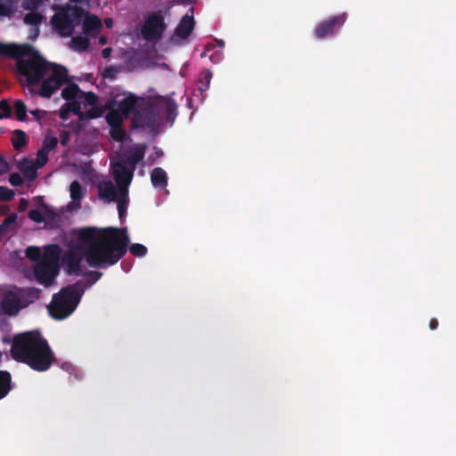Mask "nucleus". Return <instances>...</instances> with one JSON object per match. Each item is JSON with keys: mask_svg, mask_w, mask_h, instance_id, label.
<instances>
[{"mask_svg": "<svg viewBox=\"0 0 456 456\" xmlns=\"http://www.w3.org/2000/svg\"><path fill=\"white\" fill-rule=\"evenodd\" d=\"M0 55L16 60L18 72L27 78L28 86L41 83L39 95L50 98L68 81V69L47 61L28 44L0 43Z\"/></svg>", "mask_w": 456, "mask_h": 456, "instance_id": "nucleus-1", "label": "nucleus"}, {"mask_svg": "<svg viewBox=\"0 0 456 456\" xmlns=\"http://www.w3.org/2000/svg\"><path fill=\"white\" fill-rule=\"evenodd\" d=\"M123 228H82L77 232V249L91 267L105 268L117 264L126 253L129 244Z\"/></svg>", "mask_w": 456, "mask_h": 456, "instance_id": "nucleus-2", "label": "nucleus"}, {"mask_svg": "<svg viewBox=\"0 0 456 456\" xmlns=\"http://www.w3.org/2000/svg\"><path fill=\"white\" fill-rule=\"evenodd\" d=\"M13 360L27 364L38 372L48 370L57 358L48 341L39 330L16 334L10 349Z\"/></svg>", "mask_w": 456, "mask_h": 456, "instance_id": "nucleus-3", "label": "nucleus"}, {"mask_svg": "<svg viewBox=\"0 0 456 456\" xmlns=\"http://www.w3.org/2000/svg\"><path fill=\"white\" fill-rule=\"evenodd\" d=\"M51 23L61 37H70L78 26H82L84 34L95 36L102 27L97 16L88 15L81 6L69 4L61 6L51 18Z\"/></svg>", "mask_w": 456, "mask_h": 456, "instance_id": "nucleus-4", "label": "nucleus"}, {"mask_svg": "<svg viewBox=\"0 0 456 456\" xmlns=\"http://www.w3.org/2000/svg\"><path fill=\"white\" fill-rule=\"evenodd\" d=\"M85 290V281L80 280L73 285L62 288L57 294H54L47 306L51 317L55 320H63L69 317L77 308Z\"/></svg>", "mask_w": 456, "mask_h": 456, "instance_id": "nucleus-5", "label": "nucleus"}, {"mask_svg": "<svg viewBox=\"0 0 456 456\" xmlns=\"http://www.w3.org/2000/svg\"><path fill=\"white\" fill-rule=\"evenodd\" d=\"M159 119V111L153 98L142 97L132 118L133 128H152Z\"/></svg>", "mask_w": 456, "mask_h": 456, "instance_id": "nucleus-6", "label": "nucleus"}, {"mask_svg": "<svg viewBox=\"0 0 456 456\" xmlns=\"http://www.w3.org/2000/svg\"><path fill=\"white\" fill-rule=\"evenodd\" d=\"M167 25L164 21V17L161 11L152 12L145 20L141 28L142 37L147 41L159 40L165 30Z\"/></svg>", "mask_w": 456, "mask_h": 456, "instance_id": "nucleus-7", "label": "nucleus"}, {"mask_svg": "<svg viewBox=\"0 0 456 456\" xmlns=\"http://www.w3.org/2000/svg\"><path fill=\"white\" fill-rule=\"evenodd\" d=\"M346 19L347 14L343 12L321 21L314 28L315 37L318 39H323L334 36L343 27Z\"/></svg>", "mask_w": 456, "mask_h": 456, "instance_id": "nucleus-8", "label": "nucleus"}, {"mask_svg": "<svg viewBox=\"0 0 456 456\" xmlns=\"http://www.w3.org/2000/svg\"><path fill=\"white\" fill-rule=\"evenodd\" d=\"M111 169L114 181L118 191H129V186L134 177V167H129L125 161H111Z\"/></svg>", "mask_w": 456, "mask_h": 456, "instance_id": "nucleus-9", "label": "nucleus"}, {"mask_svg": "<svg viewBox=\"0 0 456 456\" xmlns=\"http://www.w3.org/2000/svg\"><path fill=\"white\" fill-rule=\"evenodd\" d=\"M33 272L38 283L49 287L53 283L58 274V267L47 263V261H39L34 265Z\"/></svg>", "mask_w": 456, "mask_h": 456, "instance_id": "nucleus-10", "label": "nucleus"}, {"mask_svg": "<svg viewBox=\"0 0 456 456\" xmlns=\"http://www.w3.org/2000/svg\"><path fill=\"white\" fill-rule=\"evenodd\" d=\"M23 307H26V304H23L20 300V295L18 291L8 290L3 294L0 308L4 314L15 316Z\"/></svg>", "mask_w": 456, "mask_h": 456, "instance_id": "nucleus-11", "label": "nucleus"}, {"mask_svg": "<svg viewBox=\"0 0 456 456\" xmlns=\"http://www.w3.org/2000/svg\"><path fill=\"white\" fill-rule=\"evenodd\" d=\"M153 100L157 105L158 111L159 112L161 110L165 118L173 123L177 116V104L175 101L169 96H157Z\"/></svg>", "mask_w": 456, "mask_h": 456, "instance_id": "nucleus-12", "label": "nucleus"}, {"mask_svg": "<svg viewBox=\"0 0 456 456\" xmlns=\"http://www.w3.org/2000/svg\"><path fill=\"white\" fill-rule=\"evenodd\" d=\"M141 99V96L130 93L125 98L116 102L117 110L126 118L131 114H134Z\"/></svg>", "mask_w": 456, "mask_h": 456, "instance_id": "nucleus-13", "label": "nucleus"}, {"mask_svg": "<svg viewBox=\"0 0 456 456\" xmlns=\"http://www.w3.org/2000/svg\"><path fill=\"white\" fill-rule=\"evenodd\" d=\"M97 190L99 199L105 203L114 202L118 197V188L110 180L100 182Z\"/></svg>", "mask_w": 456, "mask_h": 456, "instance_id": "nucleus-14", "label": "nucleus"}, {"mask_svg": "<svg viewBox=\"0 0 456 456\" xmlns=\"http://www.w3.org/2000/svg\"><path fill=\"white\" fill-rule=\"evenodd\" d=\"M146 151V145L138 143L133 146L128 151L126 159L124 160L129 167H134L135 170L136 164L143 159Z\"/></svg>", "mask_w": 456, "mask_h": 456, "instance_id": "nucleus-15", "label": "nucleus"}, {"mask_svg": "<svg viewBox=\"0 0 456 456\" xmlns=\"http://www.w3.org/2000/svg\"><path fill=\"white\" fill-rule=\"evenodd\" d=\"M194 28V19L192 16L188 14L184 15L177 27L175 29V33L177 37L186 39L192 32Z\"/></svg>", "mask_w": 456, "mask_h": 456, "instance_id": "nucleus-16", "label": "nucleus"}, {"mask_svg": "<svg viewBox=\"0 0 456 456\" xmlns=\"http://www.w3.org/2000/svg\"><path fill=\"white\" fill-rule=\"evenodd\" d=\"M67 272L69 274L82 275L83 271L81 269V256L71 252L69 253L66 259Z\"/></svg>", "mask_w": 456, "mask_h": 456, "instance_id": "nucleus-17", "label": "nucleus"}, {"mask_svg": "<svg viewBox=\"0 0 456 456\" xmlns=\"http://www.w3.org/2000/svg\"><path fill=\"white\" fill-rule=\"evenodd\" d=\"M151 183L156 188H165L167 185V175L161 167H155L151 173Z\"/></svg>", "mask_w": 456, "mask_h": 456, "instance_id": "nucleus-18", "label": "nucleus"}, {"mask_svg": "<svg viewBox=\"0 0 456 456\" xmlns=\"http://www.w3.org/2000/svg\"><path fill=\"white\" fill-rule=\"evenodd\" d=\"M19 169L29 180H35L37 177V165L32 159L24 158L19 164Z\"/></svg>", "mask_w": 456, "mask_h": 456, "instance_id": "nucleus-19", "label": "nucleus"}, {"mask_svg": "<svg viewBox=\"0 0 456 456\" xmlns=\"http://www.w3.org/2000/svg\"><path fill=\"white\" fill-rule=\"evenodd\" d=\"M17 291L20 295V300L23 304H26V306L38 299L41 294V289L37 288L19 289Z\"/></svg>", "mask_w": 456, "mask_h": 456, "instance_id": "nucleus-20", "label": "nucleus"}, {"mask_svg": "<svg viewBox=\"0 0 456 456\" xmlns=\"http://www.w3.org/2000/svg\"><path fill=\"white\" fill-rule=\"evenodd\" d=\"M12 390V376L7 370H0V400Z\"/></svg>", "mask_w": 456, "mask_h": 456, "instance_id": "nucleus-21", "label": "nucleus"}, {"mask_svg": "<svg viewBox=\"0 0 456 456\" xmlns=\"http://www.w3.org/2000/svg\"><path fill=\"white\" fill-rule=\"evenodd\" d=\"M60 247L58 245H51L45 248V256L40 261H47V263L58 267L60 256Z\"/></svg>", "mask_w": 456, "mask_h": 456, "instance_id": "nucleus-22", "label": "nucleus"}, {"mask_svg": "<svg viewBox=\"0 0 456 456\" xmlns=\"http://www.w3.org/2000/svg\"><path fill=\"white\" fill-rule=\"evenodd\" d=\"M129 191H118V197L115 200L117 202V208L119 218L122 219L123 216L126 214V210L128 208L129 199H128Z\"/></svg>", "mask_w": 456, "mask_h": 456, "instance_id": "nucleus-23", "label": "nucleus"}, {"mask_svg": "<svg viewBox=\"0 0 456 456\" xmlns=\"http://www.w3.org/2000/svg\"><path fill=\"white\" fill-rule=\"evenodd\" d=\"M42 21V15L37 12H28L24 17V22L28 25L33 26L34 36L30 38H36L39 33L38 25Z\"/></svg>", "mask_w": 456, "mask_h": 456, "instance_id": "nucleus-24", "label": "nucleus"}, {"mask_svg": "<svg viewBox=\"0 0 456 456\" xmlns=\"http://www.w3.org/2000/svg\"><path fill=\"white\" fill-rule=\"evenodd\" d=\"M80 93L79 86L75 83H70L62 89L61 96L66 101H71L79 99Z\"/></svg>", "mask_w": 456, "mask_h": 456, "instance_id": "nucleus-25", "label": "nucleus"}, {"mask_svg": "<svg viewBox=\"0 0 456 456\" xmlns=\"http://www.w3.org/2000/svg\"><path fill=\"white\" fill-rule=\"evenodd\" d=\"M105 118L110 126H114L123 125L126 118L117 109H110L109 110Z\"/></svg>", "mask_w": 456, "mask_h": 456, "instance_id": "nucleus-26", "label": "nucleus"}, {"mask_svg": "<svg viewBox=\"0 0 456 456\" xmlns=\"http://www.w3.org/2000/svg\"><path fill=\"white\" fill-rule=\"evenodd\" d=\"M27 136L24 131L17 129L14 130L13 135L12 138V143L13 148L16 151L21 150L23 147L27 145Z\"/></svg>", "mask_w": 456, "mask_h": 456, "instance_id": "nucleus-27", "label": "nucleus"}, {"mask_svg": "<svg viewBox=\"0 0 456 456\" xmlns=\"http://www.w3.org/2000/svg\"><path fill=\"white\" fill-rule=\"evenodd\" d=\"M13 110L16 118L19 121H24L27 118V106L22 100H16L13 103Z\"/></svg>", "mask_w": 456, "mask_h": 456, "instance_id": "nucleus-28", "label": "nucleus"}, {"mask_svg": "<svg viewBox=\"0 0 456 456\" xmlns=\"http://www.w3.org/2000/svg\"><path fill=\"white\" fill-rule=\"evenodd\" d=\"M71 45L74 49L82 52L86 51L89 47L90 42L89 39L86 37L77 36L72 37Z\"/></svg>", "mask_w": 456, "mask_h": 456, "instance_id": "nucleus-29", "label": "nucleus"}, {"mask_svg": "<svg viewBox=\"0 0 456 456\" xmlns=\"http://www.w3.org/2000/svg\"><path fill=\"white\" fill-rule=\"evenodd\" d=\"M70 198L74 201H80L83 198L82 186L78 181H73L69 186Z\"/></svg>", "mask_w": 456, "mask_h": 456, "instance_id": "nucleus-30", "label": "nucleus"}, {"mask_svg": "<svg viewBox=\"0 0 456 456\" xmlns=\"http://www.w3.org/2000/svg\"><path fill=\"white\" fill-rule=\"evenodd\" d=\"M110 134L115 142H123L126 136V131L123 125L110 126Z\"/></svg>", "mask_w": 456, "mask_h": 456, "instance_id": "nucleus-31", "label": "nucleus"}, {"mask_svg": "<svg viewBox=\"0 0 456 456\" xmlns=\"http://www.w3.org/2000/svg\"><path fill=\"white\" fill-rule=\"evenodd\" d=\"M84 276L87 278L85 281L86 289L94 284L97 281H99L102 275V273L98 271H88V272H83Z\"/></svg>", "mask_w": 456, "mask_h": 456, "instance_id": "nucleus-32", "label": "nucleus"}, {"mask_svg": "<svg viewBox=\"0 0 456 456\" xmlns=\"http://www.w3.org/2000/svg\"><path fill=\"white\" fill-rule=\"evenodd\" d=\"M129 250L132 255H134V256H138V257L144 256L148 252L147 248L144 245L140 244V243L132 244L129 248Z\"/></svg>", "mask_w": 456, "mask_h": 456, "instance_id": "nucleus-33", "label": "nucleus"}, {"mask_svg": "<svg viewBox=\"0 0 456 456\" xmlns=\"http://www.w3.org/2000/svg\"><path fill=\"white\" fill-rule=\"evenodd\" d=\"M79 99H83L85 103L90 106L95 105L98 101L97 95L93 92L81 91Z\"/></svg>", "mask_w": 456, "mask_h": 456, "instance_id": "nucleus-34", "label": "nucleus"}, {"mask_svg": "<svg viewBox=\"0 0 456 456\" xmlns=\"http://www.w3.org/2000/svg\"><path fill=\"white\" fill-rule=\"evenodd\" d=\"M48 152L45 150L39 149L37 153L36 161H34L35 165H37V168H42L48 161Z\"/></svg>", "mask_w": 456, "mask_h": 456, "instance_id": "nucleus-35", "label": "nucleus"}, {"mask_svg": "<svg viewBox=\"0 0 456 456\" xmlns=\"http://www.w3.org/2000/svg\"><path fill=\"white\" fill-rule=\"evenodd\" d=\"M58 143V140L56 137H45L43 141L41 150H45L46 152H50L53 151Z\"/></svg>", "mask_w": 456, "mask_h": 456, "instance_id": "nucleus-36", "label": "nucleus"}, {"mask_svg": "<svg viewBox=\"0 0 456 456\" xmlns=\"http://www.w3.org/2000/svg\"><path fill=\"white\" fill-rule=\"evenodd\" d=\"M211 78L212 72L209 69H206L201 73V78L200 80H204V82H202V86H200V90L201 92L207 91L209 88Z\"/></svg>", "mask_w": 456, "mask_h": 456, "instance_id": "nucleus-37", "label": "nucleus"}, {"mask_svg": "<svg viewBox=\"0 0 456 456\" xmlns=\"http://www.w3.org/2000/svg\"><path fill=\"white\" fill-rule=\"evenodd\" d=\"M67 107V111H71L74 114L78 115L80 118L84 115V113L81 112L80 102L77 99L68 101Z\"/></svg>", "mask_w": 456, "mask_h": 456, "instance_id": "nucleus-38", "label": "nucleus"}, {"mask_svg": "<svg viewBox=\"0 0 456 456\" xmlns=\"http://www.w3.org/2000/svg\"><path fill=\"white\" fill-rule=\"evenodd\" d=\"M14 191L5 186L0 185V200L10 201L14 198Z\"/></svg>", "mask_w": 456, "mask_h": 456, "instance_id": "nucleus-39", "label": "nucleus"}, {"mask_svg": "<svg viewBox=\"0 0 456 456\" xmlns=\"http://www.w3.org/2000/svg\"><path fill=\"white\" fill-rule=\"evenodd\" d=\"M104 110L102 107L93 106L86 112V117L89 119L100 118L103 115Z\"/></svg>", "mask_w": 456, "mask_h": 456, "instance_id": "nucleus-40", "label": "nucleus"}, {"mask_svg": "<svg viewBox=\"0 0 456 456\" xmlns=\"http://www.w3.org/2000/svg\"><path fill=\"white\" fill-rule=\"evenodd\" d=\"M26 256L29 259H31L33 261H37L41 257L40 248L37 247H34V246L28 247L26 249Z\"/></svg>", "mask_w": 456, "mask_h": 456, "instance_id": "nucleus-41", "label": "nucleus"}, {"mask_svg": "<svg viewBox=\"0 0 456 456\" xmlns=\"http://www.w3.org/2000/svg\"><path fill=\"white\" fill-rule=\"evenodd\" d=\"M28 217L36 223H42L45 221L43 214L37 209L29 210Z\"/></svg>", "mask_w": 456, "mask_h": 456, "instance_id": "nucleus-42", "label": "nucleus"}, {"mask_svg": "<svg viewBox=\"0 0 456 456\" xmlns=\"http://www.w3.org/2000/svg\"><path fill=\"white\" fill-rule=\"evenodd\" d=\"M41 3V0H24L22 7L25 10L33 11L36 10Z\"/></svg>", "mask_w": 456, "mask_h": 456, "instance_id": "nucleus-43", "label": "nucleus"}, {"mask_svg": "<svg viewBox=\"0 0 456 456\" xmlns=\"http://www.w3.org/2000/svg\"><path fill=\"white\" fill-rule=\"evenodd\" d=\"M18 216L16 213L10 214L1 224V225L7 230L11 224H14L17 221Z\"/></svg>", "mask_w": 456, "mask_h": 456, "instance_id": "nucleus-44", "label": "nucleus"}, {"mask_svg": "<svg viewBox=\"0 0 456 456\" xmlns=\"http://www.w3.org/2000/svg\"><path fill=\"white\" fill-rule=\"evenodd\" d=\"M9 183L12 186H20L23 183V179L19 173H12L9 175Z\"/></svg>", "mask_w": 456, "mask_h": 456, "instance_id": "nucleus-45", "label": "nucleus"}, {"mask_svg": "<svg viewBox=\"0 0 456 456\" xmlns=\"http://www.w3.org/2000/svg\"><path fill=\"white\" fill-rule=\"evenodd\" d=\"M117 72L118 71H117L116 68H114L112 66L106 67L103 70L102 77L104 78H109V79L113 80L116 78Z\"/></svg>", "mask_w": 456, "mask_h": 456, "instance_id": "nucleus-46", "label": "nucleus"}, {"mask_svg": "<svg viewBox=\"0 0 456 456\" xmlns=\"http://www.w3.org/2000/svg\"><path fill=\"white\" fill-rule=\"evenodd\" d=\"M0 109L1 110L4 112L3 115H4V118H9L11 117V114H12V110H11V107L8 103L7 101L5 100H1L0 101Z\"/></svg>", "mask_w": 456, "mask_h": 456, "instance_id": "nucleus-47", "label": "nucleus"}, {"mask_svg": "<svg viewBox=\"0 0 456 456\" xmlns=\"http://www.w3.org/2000/svg\"><path fill=\"white\" fill-rule=\"evenodd\" d=\"M12 13V9L9 4L0 2V16H8Z\"/></svg>", "mask_w": 456, "mask_h": 456, "instance_id": "nucleus-48", "label": "nucleus"}, {"mask_svg": "<svg viewBox=\"0 0 456 456\" xmlns=\"http://www.w3.org/2000/svg\"><path fill=\"white\" fill-rule=\"evenodd\" d=\"M30 114L33 115L37 121H40L42 116L46 114V111L36 109L34 110H30Z\"/></svg>", "mask_w": 456, "mask_h": 456, "instance_id": "nucleus-49", "label": "nucleus"}, {"mask_svg": "<svg viewBox=\"0 0 456 456\" xmlns=\"http://www.w3.org/2000/svg\"><path fill=\"white\" fill-rule=\"evenodd\" d=\"M215 48V45L212 43L207 44L205 46V51L200 54L201 58H204L208 55V53H209L211 50Z\"/></svg>", "mask_w": 456, "mask_h": 456, "instance_id": "nucleus-50", "label": "nucleus"}, {"mask_svg": "<svg viewBox=\"0 0 456 456\" xmlns=\"http://www.w3.org/2000/svg\"><path fill=\"white\" fill-rule=\"evenodd\" d=\"M438 327V321L436 318H432L429 322V329L432 330H436Z\"/></svg>", "mask_w": 456, "mask_h": 456, "instance_id": "nucleus-51", "label": "nucleus"}, {"mask_svg": "<svg viewBox=\"0 0 456 456\" xmlns=\"http://www.w3.org/2000/svg\"><path fill=\"white\" fill-rule=\"evenodd\" d=\"M28 207V201L25 199H20V205H19V210L22 211L25 210Z\"/></svg>", "mask_w": 456, "mask_h": 456, "instance_id": "nucleus-52", "label": "nucleus"}, {"mask_svg": "<svg viewBox=\"0 0 456 456\" xmlns=\"http://www.w3.org/2000/svg\"><path fill=\"white\" fill-rule=\"evenodd\" d=\"M61 369L70 372L73 370V366L69 362H64L61 364Z\"/></svg>", "mask_w": 456, "mask_h": 456, "instance_id": "nucleus-53", "label": "nucleus"}, {"mask_svg": "<svg viewBox=\"0 0 456 456\" xmlns=\"http://www.w3.org/2000/svg\"><path fill=\"white\" fill-rule=\"evenodd\" d=\"M68 141H69V134L65 133L61 137V144L66 145L68 143Z\"/></svg>", "mask_w": 456, "mask_h": 456, "instance_id": "nucleus-54", "label": "nucleus"}, {"mask_svg": "<svg viewBox=\"0 0 456 456\" xmlns=\"http://www.w3.org/2000/svg\"><path fill=\"white\" fill-rule=\"evenodd\" d=\"M111 53V48H104L102 52V57L107 58L110 56V53Z\"/></svg>", "mask_w": 456, "mask_h": 456, "instance_id": "nucleus-55", "label": "nucleus"}, {"mask_svg": "<svg viewBox=\"0 0 456 456\" xmlns=\"http://www.w3.org/2000/svg\"><path fill=\"white\" fill-rule=\"evenodd\" d=\"M105 24L108 28H110L112 26V20L111 19H106Z\"/></svg>", "mask_w": 456, "mask_h": 456, "instance_id": "nucleus-56", "label": "nucleus"}, {"mask_svg": "<svg viewBox=\"0 0 456 456\" xmlns=\"http://www.w3.org/2000/svg\"><path fill=\"white\" fill-rule=\"evenodd\" d=\"M7 230H5L1 224H0V238L5 234Z\"/></svg>", "mask_w": 456, "mask_h": 456, "instance_id": "nucleus-57", "label": "nucleus"}, {"mask_svg": "<svg viewBox=\"0 0 456 456\" xmlns=\"http://www.w3.org/2000/svg\"><path fill=\"white\" fill-rule=\"evenodd\" d=\"M216 42L221 48L224 46V42L222 39L216 40Z\"/></svg>", "mask_w": 456, "mask_h": 456, "instance_id": "nucleus-58", "label": "nucleus"}, {"mask_svg": "<svg viewBox=\"0 0 456 456\" xmlns=\"http://www.w3.org/2000/svg\"><path fill=\"white\" fill-rule=\"evenodd\" d=\"M66 116H67V111L61 110L60 113V117L64 119V118H66Z\"/></svg>", "mask_w": 456, "mask_h": 456, "instance_id": "nucleus-59", "label": "nucleus"}, {"mask_svg": "<svg viewBox=\"0 0 456 456\" xmlns=\"http://www.w3.org/2000/svg\"><path fill=\"white\" fill-rule=\"evenodd\" d=\"M71 3H82L84 0H69Z\"/></svg>", "mask_w": 456, "mask_h": 456, "instance_id": "nucleus-60", "label": "nucleus"}, {"mask_svg": "<svg viewBox=\"0 0 456 456\" xmlns=\"http://www.w3.org/2000/svg\"><path fill=\"white\" fill-rule=\"evenodd\" d=\"M4 118V115L2 113H0V118Z\"/></svg>", "mask_w": 456, "mask_h": 456, "instance_id": "nucleus-61", "label": "nucleus"}, {"mask_svg": "<svg viewBox=\"0 0 456 456\" xmlns=\"http://www.w3.org/2000/svg\"><path fill=\"white\" fill-rule=\"evenodd\" d=\"M2 160H3V159H2V158L0 157V161H2Z\"/></svg>", "mask_w": 456, "mask_h": 456, "instance_id": "nucleus-62", "label": "nucleus"}]
</instances>
